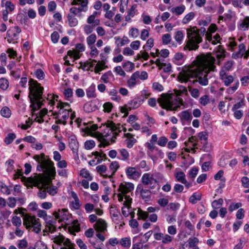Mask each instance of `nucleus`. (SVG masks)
<instances>
[{
	"instance_id": "obj_1",
	"label": "nucleus",
	"mask_w": 249,
	"mask_h": 249,
	"mask_svg": "<svg viewBox=\"0 0 249 249\" xmlns=\"http://www.w3.org/2000/svg\"><path fill=\"white\" fill-rule=\"evenodd\" d=\"M216 60L210 54L197 57L196 60L189 66H185L178 75V81L187 83L190 79H195L193 83L198 82L202 86L209 84L208 74L216 71L214 65Z\"/></svg>"
},
{
	"instance_id": "obj_2",
	"label": "nucleus",
	"mask_w": 249,
	"mask_h": 249,
	"mask_svg": "<svg viewBox=\"0 0 249 249\" xmlns=\"http://www.w3.org/2000/svg\"><path fill=\"white\" fill-rule=\"evenodd\" d=\"M99 129L101 144L104 147L114 142L117 136L123 130L124 132L126 131V129L123 128L120 124H115L111 121H107L100 127Z\"/></svg>"
},
{
	"instance_id": "obj_3",
	"label": "nucleus",
	"mask_w": 249,
	"mask_h": 249,
	"mask_svg": "<svg viewBox=\"0 0 249 249\" xmlns=\"http://www.w3.org/2000/svg\"><path fill=\"white\" fill-rule=\"evenodd\" d=\"M47 101L48 104L50 106V111L56 120L55 123L66 125L67 124V120L70 116V112L71 110L70 105L68 103L58 102L56 105V110L53 111L51 108L53 106L55 105L53 96L52 94H48Z\"/></svg>"
},
{
	"instance_id": "obj_4",
	"label": "nucleus",
	"mask_w": 249,
	"mask_h": 249,
	"mask_svg": "<svg viewBox=\"0 0 249 249\" xmlns=\"http://www.w3.org/2000/svg\"><path fill=\"white\" fill-rule=\"evenodd\" d=\"M157 102L162 108L170 110H176L183 105V100L179 96H168L164 93L157 101L155 98H149L148 104L151 107H155Z\"/></svg>"
},
{
	"instance_id": "obj_5",
	"label": "nucleus",
	"mask_w": 249,
	"mask_h": 249,
	"mask_svg": "<svg viewBox=\"0 0 249 249\" xmlns=\"http://www.w3.org/2000/svg\"><path fill=\"white\" fill-rule=\"evenodd\" d=\"M29 98L31 103V106L33 108L39 109L44 105V102L48 103L47 100L42 98L44 88L37 81L32 78L29 79Z\"/></svg>"
},
{
	"instance_id": "obj_6",
	"label": "nucleus",
	"mask_w": 249,
	"mask_h": 249,
	"mask_svg": "<svg viewBox=\"0 0 249 249\" xmlns=\"http://www.w3.org/2000/svg\"><path fill=\"white\" fill-rule=\"evenodd\" d=\"M33 159L37 162V170L46 174L54 176L56 174L54 163L49 159H46L44 153L35 155Z\"/></svg>"
},
{
	"instance_id": "obj_7",
	"label": "nucleus",
	"mask_w": 249,
	"mask_h": 249,
	"mask_svg": "<svg viewBox=\"0 0 249 249\" xmlns=\"http://www.w3.org/2000/svg\"><path fill=\"white\" fill-rule=\"evenodd\" d=\"M187 37L188 38L183 50L186 51L196 50L198 47V44L202 41V37L200 36L199 31L196 27H189L186 29Z\"/></svg>"
},
{
	"instance_id": "obj_8",
	"label": "nucleus",
	"mask_w": 249,
	"mask_h": 249,
	"mask_svg": "<svg viewBox=\"0 0 249 249\" xmlns=\"http://www.w3.org/2000/svg\"><path fill=\"white\" fill-rule=\"evenodd\" d=\"M55 245H53L54 249H75V244L71 240L61 234L53 235L52 237Z\"/></svg>"
},
{
	"instance_id": "obj_9",
	"label": "nucleus",
	"mask_w": 249,
	"mask_h": 249,
	"mask_svg": "<svg viewBox=\"0 0 249 249\" xmlns=\"http://www.w3.org/2000/svg\"><path fill=\"white\" fill-rule=\"evenodd\" d=\"M146 90H143L141 96L136 97L134 99L129 101L126 104L121 107V111L124 113V117H126L128 114L129 111L131 109L137 108L143 103L144 100L146 98V97H144V95L146 94Z\"/></svg>"
},
{
	"instance_id": "obj_10",
	"label": "nucleus",
	"mask_w": 249,
	"mask_h": 249,
	"mask_svg": "<svg viewBox=\"0 0 249 249\" xmlns=\"http://www.w3.org/2000/svg\"><path fill=\"white\" fill-rule=\"evenodd\" d=\"M229 50L234 53L232 54V57L237 59L242 57L246 52V48L243 43L237 44V41L234 39H231L228 44Z\"/></svg>"
},
{
	"instance_id": "obj_11",
	"label": "nucleus",
	"mask_w": 249,
	"mask_h": 249,
	"mask_svg": "<svg viewBox=\"0 0 249 249\" xmlns=\"http://www.w3.org/2000/svg\"><path fill=\"white\" fill-rule=\"evenodd\" d=\"M23 224L27 229L33 228V231L37 233L41 230V224L39 219L28 214H25L23 215Z\"/></svg>"
},
{
	"instance_id": "obj_12",
	"label": "nucleus",
	"mask_w": 249,
	"mask_h": 249,
	"mask_svg": "<svg viewBox=\"0 0 249 249\" xmlns=\"http://www.w3.org/2000/svg\"><path fill=\"white\" fill-rule=\"evenodd\" d=\"M109 213L112 221L116 225L123 226L124 223L123 221V218L120 214V212L114 206H111L109 208Z\"/></svg>"
},
{
	"instance_id": "obj_13",
	"label": "nucleus",
	"mask_w": 249,
	"mask_h": 249,
	"mask_svg": "<svg viewBox=\"0 0 249 249\" xmlns=\"http://www.w3.org/2000/svg\"><path fill=\"white\" fill-rule=\"evenodd\" d=\"M141 181L144 185L148 186L150 189L155 188L158 183L157 179L154 178V175L150 173L143 174Z\"/></svg>"
},
{
	"instance_id": "obj_14",
	"label": "nucleus",
	"mask_w": 249,
	"mask_h": 249,
	"mask_svg": "<svg viewBox=\"0 0 249 249\" xmlns=\"http://www.w3.org/2000/svg\"><path fill=\"white\" fill-rule=\"evenodd\" d=\"M125 173L127 178L137 180L141 176V171L136 167L127 166L125 169Z\"/></svg>"
},
{
	"instance_id": "obj_15",
	"label": "nucleus",
	"mask_w": 249,
	"mask_h": 249,
	"mask_svg": "<svg viewBox=\"0 0 249 249\" xmlns=\"http://www.w3.org/2000/svg\"><path fill=\"white\" fill-rule=\"evenodd\" d=\"M21 32L20 28L18 26H14L11 27L7 32V39L9 43H12L15 41L18 38V34Z\"/></svg>"
},
{
	"instance_id": "obj_16",
	"label": "nucleus",
	"mask_w": 249,
	"mask_h": 249,
	"mask_svg": "<svg viewBox=\"0 0 249 249\" xmlns=\"http://www.w3.org/2000/svg\"><path fill=\"white\" fill-rule=\"evenodd\" d=\"M132 202V199L129 196H125V201L124 202V206L122 208V212L123 215L126 217L130 214L131 217H134V213L130 212L129 209L131 207V204Z\"/></svg>"
},
{
	"instance_id": "obj_17",
	"label": "nucleus",
	"mask_w": 249,
	"mask_h": 249,
	"mask_svg": "<svg viewBox=\"0 0 249 249\" xmlns=\"http://www.w3.org/2000/svg\"><path fill=\"white\" fill-rule=\"evenodd\" d=\"M178 116L183 125L190 123L193 118L192 112L189 110L181 111Z\"/></svg>"
},
{
	"instance_id": "obj_18",
	"label": "nucleus",
	"mask_w": 249,
	"mask_h": 249,
	"mask_svg": "<svg viewBox=\"0 0 249 249\" xmlns=\"http://www.w3.org/2000/svg\"><path fill=\"white\" fill-rule=\"evenodd\" d=\"M53 215L56 219L62 222L68 220L70 216L68 210L65 209H59L53 213Z\"/></svg>"
},
{
	"instance_id": "obj_19",
	"label": "nucleus",
	"mask_w": 249,
	"mask_h": 249,
	"mask_svg": "<svg viewBox=\"0 0 249 249\" xmlns=\"http://www.w3.org/2000/svg\"><path fill=\"white\" fill-rule=\"evenodd\" d=\"M154 238L156 240H161L163 244H167L172 242L173 237L169 234H164L162 233H155L154 234Z\"/></svg>"
},
{
	"instance_id": "obj_20",
	"label": "nucleus",
	"mask_w": 249,
	"mask_h": 249,
	"mask_svg": "<svg viewBox=\"0 0 249 249\" xmlns=\"http://www.w3.org/2000/svg\"><path fill=\"white\" fill-rule=\"evenodd\" d=\"M237 28L242 31L248 30L249 28V17L240 18L237 22Z\"/></svg>"
},
{
	"instance_id": "obj_21",
	"label": "nucleus",
	"mask_w": 249,
	"mask_h": 249,
	"mask_svg": "<svg viewBox=\"0 0 249 249\" xmlns=\"http://www.w3.org/2000/svg\"><path fill=\"white\" fill-rule=\"evenodd\" d=\"M134 189V184L132 183L127 182L121 183L119 186L118 191L122 194L125 195L126 194L133 191Z\"/></svg>"
},
{
	"instance_id": "obj_22",
	"label": "nucleus",
	"mask_w": 249,
	"mask_h": 249,
	"mask_svg": "<svg viewBox=\"0 0 249 249\" xmlns=\"http://www.w3.org/2000/svg\"><path fill=\"white\" fill-rule=\"evenodd\" d=\"M83 109L85 112L90 113L97 110L98 107L95 101H91L84 104Z\"/></svg>"
},
{
	"instance_id": "obj_23",
	"label": "nucleus",
	"mask_w": 249,
	"mask_h": 249,
	"mask_svg": "<svg viewBox=\"0 0 249 249\" xmlns=\"http://www.w3.org/2000/svg\"><path fill=\"white\" fill-rule=\"evenodd\" d=\"M69 147L73 153H77L78 152L79 143L75 136H71L69 137Z\"/></svg>"
},
{
	"instance_id": "obj_24",
	"label": "nucleus",
	"mask_w": 249,
	"mask_h": 249,
	"mask_svg": "<svg viewBox=\"0 0 249 249\" xmlns=\"http://www.w3.org/2000/svg\"><path fill=\"white\" fill-rule=\"evenodd\" d=\"M95 230L98 231L105 232L107 231V223L102 219H99L94 225Z\"/></svg>"
},
{
	"instance_id": "obj_25",
	"label": "nucleus",
	"mask_w": 249,
	"mask_h": 249,
	"mask_svg": "<svg viewBox=\"0 0 249 249\" xmlns=\"http://www.w3.org/2000/svg\"><path fill=\"white\" fill-rule=\"evenodd\" d=\"M101 80L105 84L111 83L114 80V76L111 71H108L103 74Z\"/></svg>"
},
{
	"instance_id": "obj_26",
	"label": "nucleus",
	"mask_w": 249,
	"mask_h": 249,
	"mask_svg": "<svg viewBox=\"0 0 249 249\" xmlns=\"http://www.w3.org/2000/svg\"><path fill=\"white\" fill-rule=\"evenodd\" d=\"M117 158L123 161H128L129 160V152L124 148L119 149L118 150Z\"/></svg>"
},
{
	"instance_id": "obj_27",
	"label": "nucleus",
	"mask_w": 249,
	"mask_h": 249,
	"mask_svg": "<svg viewBox=\"0 0 249 249\" xmlns=\"http://www.w3.org/2000/svg\"><path fill=\"white\" fill-rule=\"evenodd\" d=\"M154 162L156 161L159 158L162 159L164 157V153L161 150L157 148L153 152L149 153L148 155Z\"/></svg>"
},
{
	"instance_id": "obj_28",
	"label": "nucleus",
	"mask_w": 249,
	"mask_h": 249,
	"mask_svg": "<svg viewBox=\"0 0 249 249\" xmlns=\"http://www.w3.org/2000/svg\"><path fill=\"white\" fill-rule=\"evenodd\" d=\"M70 194L71 197L73 199V200L71 202L72 207L75 210H78L80 208L81 204L77 194L74 191H71Z\"/></svg>"
},
{
	"instance_id": "obj_29",
	"label": "nucleus",
	"mask_w": 249,
	"mask_h": 249,
	"mask_svg": "<svg viewBox=\"0 0 249 249\" xmlns=\"http://www.w3.org/2000/svg\"><path fill=\"white\" fill-rule=\"evenodd\" d=\"M156 63L158 66L161 67L164 72L169 73L172 71V65L170 63H161L159 58L156 60Z\"/></svg>"
},
{
	"instance_id": "obj_30",
	"label": "nucleus",
	"mask_w": 249,
	"mask_h": 249,
	"mask_svg": "<svg viewBox=\"0 0 249 249\" xmlns=\"http://www.w3.org/2000/svg\"><path fill=\"white\" fill-rule=\"evenodd\" d=\"M185 61V56L181 53H176L173 58L174 63L177 65H182Z\"/></svg>"
},
{
	"instance_id": "obj_31",
	"label": "nucleus",
	"mask_w": 249,
	"mask_h": 249,
	"mask_svg": "<svg viewBox=\"0 0 249 249\" xmlns=\"http://www.w3.org/2000/svg\"><path fill=\"white\" fill-rule=\"evenodd\" d=\"M125 135L127 138L125 141L126 146L128 148H131L136 143L137 140L134 136L130 133L125 134Z\"/></svg>"
},
{
	"instance_id": "obj_32",
	"label": "nucleus",
	"mask_w": 249,
	"mask_h": 249,
	"mask_svg": "<svg viewBox=\"0 0 249 249\" xmlns=\"http://www.w3.org/2000/svg\"><path fill=\"white\" fill-rule=\"evenodd\" d=\"M114 39L115 40V43L118 47H122L127 44L130 41L128 37L125 36H124L123 38L115 36Z\"/></svg>"
},
{
	"instance_id": "obj_33",
	"label": "nucleus",
	"mask_w": 249,
	"mask_h": 249,
	"mask_svg": "<svg viewBox=\"0 0 249 249\" xmlns=\"http://www.w3.org/2000/svg\"><path fill=\"white\" fill-rule=\"evenodd\" d=\"M137 73H133L130 78L127 81V86L130 89H133L135 87L138 82L137 78Z\"/></svg>"
},
{
	"instance_id": "obj_34",
	"label": "nucleus",
	"mask_w": 249,
	"mask_h": 249,
	"mask_svg": "<svg viewBox=\"0 0 249 249\" xmlns=\"http://www.w3.org/2000/svg\"><path fill=\"white\" fill-rule=\"evenodd\" d=\"M98 129L97 124H92L86 126L82 130L88 135H92L93 133Z\"/></svg>"
},
{
	"instance_id": "obj_35",
	"label": "nucleus",
	"mask_w": 249,
	"mask_h": 249,
	"mask_svg": "<svg viewBox=\"0 0 249 249\" xmlns=\"http://www.w3.org/2000/svg\"><path fill=\"white\" fill-rule=\"evenodd\" d=\"M1 5L2 7L5 6V10L12 12L15 9V5L9 0H2Z\"/></svg>"
},
{
	"instance_id": "obj_36",
	"label": "nucleus",
	"mask_w": 249,
	"mask_h": 249,
	"mask_svg": "<svg viewBox=\"0 0 249 249\" xmlns=\"http://www.w3.org/2000/svg\"><path fill=\"white\" fill-rule=\"evenodd\" d=\"M68 230L70 233L75 234V232H78L80 231V227L77 221H74L72 224L68 228Z\"/></svg>"
},
{
	"instance_id": "obj_37",
	"label": "nucleus",
	"mask_w": 249,
	"mask_h": 249,
	"mask_svg": "<svg viewBox=\"0 0 249 249\" xmlns=\"http://www.w3.org/2000/svg\"><path fill=\"white\" fill-rule=\"evenodd\" d=\"M198 138L201 143L206 146L208 143V135L207 132L205 131L200 132L198 134Z\"/></svg>"
},
{
	"instance_id": "obj_38",
	"label": "nucleus",
	"mask_w": 249,
	"mask_h": 249,
	"mask_svg": "<svg viewBox=\"0 0 249 249\" xmlns=\"http://www.w3.org/2000/svg\"><path fill=\"white\" fill-rule=\"evenodd\" d=\"M109 95L111 97V99L116 102H119L121 100V97L118 95V91L115 89H112L108 91Z\"/></svg>"
},
{
	"instance_id": "obj_39",
	"label": "nucleus",
	"mask_w": 249,
	"mask_h": 249,
	"mask_svg": "<svg viewBox=\"0 0 249 249\" xmlns=\"http://www.w3.org/2000/svg\"><path fill=\"white\" fill-rule=\"evenodd\" d=\"M69 25L71 27H75L78 24V20L74 16L71 14H69L67 16Z\"/></svg>"
},
{
	"instance_id": "obj_40",
	"label": "nucleus",
	"mask_w": 249,
	"mask_h": 249,
	"mask_svg": "<svg viewBox=\"0 0 249 249\" xmlns=\"http://www.w3.org/2000/svg\"><path fill=\"white\" fill-rule=\"evenodd\" d=\"M184 33L182 31H177L175 34L174 38L175 40L180 45L182 43L184 38Z\"/></svg>"
},
{
	"instance_id": "obj_41",
	"label": "nucleus",
	"mask_w": 249,
	"mask_h": 249,
	"mask_svg": "<svg viewBox=\"0 0 249 249\" xmlns=\"http://www.w3.org/2000/svg\"><path fill=\"white\" fill-rule=\"evenodd\" d=\"M201 194L199 193H194L190 197L189 201L190 203L192 204H196L197 201H199L201 199Z\"/></svg>"
},
{
	"instance_id": "obj_42",
	"label": "nucleus",
	"mask_w": 249,
	"mask_h": 249,
	"mask_svg": "<svg viewBox=\"0 0 249 249\" xmlns=\"http://www.w3.org/2000/svg\"><path fill=\"white\" fill-rule=\"evenodd\" d=\"M29 245L27 240L25 238L18 240L17 243V246L19 249H26Z\"/></svg>"
},
{
	"instance_id": "obj_43",
	"label": "nucleus",
	"mask_w": 249,
	"mask_h": 249,
	"mask_svg": "<svg viewBox=\"0 0 249 249\" xmlns=\"http://www.w3.org/2000/svg\"><path fill=\"white\" fill-rule=\"evenodd\" d=\"M120 245L125 248H129L131 246V239L129 237L122 238L120 241Z\"/></svg>"
},
{
	"instance_id": "obj_44",
	"label": "nucleus",
	"mask_w": 249,
	"mask_h": 249,
	"mask_svg": "<svg viewBox=\"0 0 249 249\" xmlns=\"http://www.w3.org/2000/svg\"><path fill=\"white\" fill-rule=\"evenodd\" d=\"M185 10V6L183 5H182L179 6H177L175 7H173L171 11L173 13H175L177 15H181Z\"/></svg>"
},
{
	"instance_id": "obj_45",
	"label": "nucleus",
	"mask_w": 249,
	"mask_h": 249,
	"mask_svg": "<svg viewBox=\"0 0 249 249\" xmlns=\"http://www.w3.org/2000/svg\"><path fill=\"white\" fill-rule=\"evenodd\" d=\"M195 16V14L193 12H191L186 15L182 20V23L184 24H187L191 21Z\"/></svg>"
},
{
	"instance_id": "obj_46",
	"label": "nucleus",
	"mask_w": 249,
	"mask_h": 249,
	"mask_svg": "<svg viewBox=\"0 0 249 249\" xmlns=\"http://www.w3.org/2000/svg\"><path fill=\"white\" fill-rule=\"evenodd\" d=\"M46 189L47 193L51 196L55 195L58 192V188L56 186L51 185V186H46Z\"/></svg>"
},
{
	"instance_id": "obj_47",
	"label": "nucleus",
	"mask_w": 249,
	"mask_h": 249,
	"mask_svg": "<svg viewBox=\"0 0 249 249\" xmlns=\"http://www.w3.org/2000/svg\"><path fill=\"white\" fill-rule=\"evenodd\" d=\"M73 90L71 88H67L64 89L63 94L66 99L70 101H72L73 96Z\"/></svg>"
},
{
	"instance_id": "obj_48",
	"label": "nucleus",
	"mask_w": 249,
	"mask_h": 249,
	"mask_svg": "<svg viewBox=\"0 0 249 249\" xmlns=\"http://www.w3.org/2000/svg\"><path fill=\"white\" fill-rule=\"evenodd\" d=\"M84 7H82V6L78 8L72 7L70 8V11L71 14H72L74 16H79L83 11H85L84 9Z\"/></svg>"
},
{
	"instance_id": "obj_49",
	"label": "nucleus",
	"mask_w": 249,
	"mask_h": 249,
	"mask_svg": "<svg viewBox=\"0 0 249 249\" xmlns=\"http://www.w3.org/2000/svg\"><path fill=\"white\" fill-rule=\"evenodd\" d=\"M80 175L83 178L88 179V180H92L93 179V178L90 175L89 171L86 169L83 168L80 171Z\"/></svg>"
},
{
	"instance_id": "obj_50",
	"label": "nucleus",
	"mask_w": 249,
	"mask_h": 249,
	"mask_svg": "<svg viewBox=\"0 0 249 249\" xmlns=\"http://www.w3.org/2000/svg\"><path fill=\"white\" fill-rule=\"evenodd\" d=\"M207 39L209 42H211L212 44L215 45L219 42L220 36L218 34H216L213 37L212 36H208Z\"/></svg>"
},
{
	"instance_id": "obj_51",
	"label": "nucleus",
	"mask_w": 249,
	"mask_h": 249,
	"mask_svg": "<svg viewBox=\"0 0 249 249\" xmlns=\"http://www.w3.org/2000/svg\"><path fill=\"white\" fill-rule=\"evenodd\" d=\"M38 188H39L38 192L37 193V196L40 199H45L47 196V190L46 189L45 185H43V189L40 188L38 186Z\"/></svg>"
},
{
	"instance_id": "obj_52",
	"label": "nucleus",
	"mask_w": 249,
	"mask_h": 249,
	"mask_svg": "<svg viewBox=\"0 0 249 249\" xmlns=\"http://www.w3.org/2000/svg\"><path fill=\"white\" fill-rule=\"evenodd\" d=\"M16 138V136L15 133H9L5 138L4 141L6 143V144H9L13 142V141Z\"/></svg>"
},
{
	"instance_id": "obj_53",
	"label": "nucleus",
	"mask_w": 249,
	"mask_h": 249,
	"mask_svg": "<svg viewBox=\"0 0 249 249\" xmlns=\"http://www.w3.org/2000/svg\"><path fill=\"white\" fill-rule=\"evenodd\" d=\"M96 36L95 34H91L87 38V43L88 46H93L96 40Z\"/></svg>"
},
{
	"instance_id": "obj_54",
	"label": "nucleus",
	"mask_w": 249,
	"mask_h": 249,
	"mask_svg": "<svg viewBox=\"0 0 249 249\" xmlns=\"http://www.w3.org/2000/svg\"><path fill=\"white\" fill-rule=\"evenodd\" d=\"M134 73H137V78L138 79V78H140L142 80H145L148 78L147 72L145 71H142V72L136 71Z\"/></svg>"
},
{
	"instance_id": "obj_55",
	"label": "nucleus",
	"mask_w": 249,
	"mask_h": 249,
	"mask_svg": "<svg viewBox=\"0 0 249 249\" xmlns=\"http://www.w3.org/2000/svg\"><path fill=\"white\" fill-rule=\"evenodd\" d=\"M1 115L5 118H8L11 115V111L7 107H3L0 110Z\"/></svg>"
},
{
	"instance_id": "obj_56",
	"label": "nucleus",
	"mask_w": 249,
	"mask_h": 249,
	"mask_svg": "<svg viewBox=\"0 0 249 249\" xmlns=\"http://www.w3.org/2000/svg\"><path fill=\"white\" fill-rule=\"evenodd\" d=\"M95 146V142L93 140L86 141L84 143V147L87 150H90Z\"/></svg>"
},
{
	"instance_id": "obj_57",
	"label": "nucleus",
	"mask_w": 249,
	"mask_h": 249,
	"mask_svg": "<svg viewBox=\"0 0 249 249\" xmlns=\"http://www.w3.org/2000/svg\"><path fill=\"white\" fill-rule=\"evenodd\" d=\"M154 46V39L152 38H149L146 44L143 46V48L145 50H150Z\"/></svg>"
},
{
	"instance_id": "obj_58",
	"label": "nucleus",
	"mask_w": 249,
	"mask_h": 249,
	"mask_svg": "<svg viewBox=\"0 0 249 249\" xmlns=\"http://www.w3.org/2000/svg\"><path fill=\"white\" fill-rule=\"evenodd\" d=\"M224 85L229 86L233 81V77L231 75H227L221 79Z\"/></svg>"
},
{
	"instance_id": "obj_59",
	"label": "nucleus",
	"mask_w": 249,
	"mask_h": 249,
	"mask_svg": "<svg viewBox=\"0 0 249 249\" xmlns=\"http://www.w3.org/2000/svg\"><path fill=\"white\" fill-rule=\"evenodd\" d=\"M12 223L13 225L17 227H19L21 225V219L17 216H14L12 219Z\"/></svg>"
},
{
	"instance_id": "obj_60",
	"label": "nucleus",
	"mask_w": 249,
	"mask_h": 249,
	"mask_svg": "<svg viewBox=\"0 0 249 249\" xmlns=\"http://www.w3.org/2000/svg\"><path fill=\"white\" fill-rule=\"evenodd\" d=\"M223 200L222 198H219L218 200H215L212 203V206L214 209H217L219 208L223 204Z\"/></svg>"
},
{
	"instance_id": "obj_61",
	"label": "nucleus",
	"mask_w": 249,
	"mask_h": 249,
	"mask_svg": "<svg viewBox=\"0 0 249 249\" xmlns=\"http://www.w3.org/2000/svg\"><path fill=\"white\" fill-rule=\"evenodd\" d=\"M9 86V82L8 80L4 78L0 79V88L2 90L6 89Z\"/></svg>"
},
{
	"instance_id": "obj_62",
	"label": "nucleus",
	"mask_w": 249,
	"mask_h": 249,
	"mask_svg": "<svg viewBox=\"0 0 249 249\" xmlns=\"http://www.w3.org/2000/svg\"><path fill=\"white\" fill-rule=\"evenodd\" d=\"M172 37L170 34H166L162 36V43L164 45L168 44L171 41Z\"/></svg>"
},
{
	"instance_id": "obj_63",
	"label": "nucleus",
	"mask_w": 249,
	"mask_h": 249,
	"mask_svg": "<svg viewBox=\"0 0 249 249\" xmlns=\"http://www.w3.org/2000/svg\"><path fill=\"white\" fill-rule=\"evenodd\" d=\"M189 91L191 96L197 99L200 95L199 90L196 88H189Z\"/></svg>"
},
{
	"instance_id": "obj_64",
	"label": "nucleus",
	"mask_w": 249,
	"mask_h": 249,
	"mask_svg": "<svg viewBox=\"0 0 249 249\" xmlns=\"http://www.w3.org/2000/svg\"><path fill=\"white\" fill-rule=\"evenodd\" d=\"M176 178L177 181L182 183L186 180L185 175L183 172H178L176 173Z\"/></svg>"
}]
</instances>
